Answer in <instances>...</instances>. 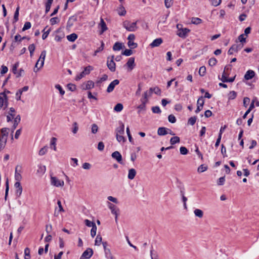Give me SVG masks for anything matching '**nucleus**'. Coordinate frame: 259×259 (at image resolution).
<instances>
[{
  "instance_id": "1",
  "label": "nucleus",
  "mask_w": 259,
  "mask_h": 259,
  "mask_svg": "<svg viewBox=\"0 0 259 259\" xmlns=\"http://www.w3.org/2000/svg\"><path fill=\"white\" fill-rule=\"evenodd\" d=\"M46 56V51L45 50L42 51L40 54L38 60L37 61L35 68H34V71L36 72L38 70L41 68L44 64V62Z\"/></svg>"
},
{
  "instance_id": "2",
  "label": "nucleus",
  "mask_w": 259,
  "mask_h": 259,
  "mask_svg": "<svg viewBox=\"0 0 259 259\" xmlns=\"http://www.w3.org/2000/svg\"><path fill=\"white\" fill-rule=\"evenodd\" d=\"M178 29L177 35L181 38H185L190 31V30L187 28H183V25L181 24L177 25Z\"/></svg>"
},
{
  "instance_id": "3",
  "label": "nucleus",
  "mask_w": 259,
  "mask_h": 259,
  "mask_svg": "<svg viewBox=\"0 0 259 259\" xmlns=\"http://www.w3.org/2000/svg\"><path fill=\"white\" fill-rule=\"evenodd\" d=\"M123 26L128 31H135L138 28L137 22L131 23L128 20L123 22Z\"/></svg>"
},
{
  "instance_id": "4",
  "label": "nucleus",
  "mask_w": 259,
  "mask_h": 259,
  "mask_svg": "<svg viewBox=\"0 0 259 259\" xmlns=\"http://www.w3.org/2000/svg\"><path fill=\"white\" fill-rule=\"evenodd\" d=\"M51 183L52 185L57 187H63L64 185V182L63 180H60L56 177L52 176L51 177Z\"/></svg>"
},
{
  "instance_id": "5",
  "label": "nucleus",
  "mask_w": 259,
  "mask_h": 259,
  "mask_svg": "<svg viewBox=\"0 0 259 259\" xmlns=\"http://www.w3.org/2000/svg\"><path fill=\"white\" fill-rule=\"evenodd\" d=\"M243 47V44H234L228 50V53L229 55H232L234 52H237L241 50Z\"/></svg>"
},
{
  "instance_id": "6",
  "label": "nucleus",
  "mask_w": 259,
  "mask_h": 259,
  "mask_svg": "<svg viewBox=\"0 0 259 259\" xmlns=\"http://www.w3.org/2000/svg\"><path fill=\"white\" fill-rule=\"evenodd\" d=\"M135 38V36L133 34H130L127 37V39L128 40L127 45L131 49H133L137 47V44L133 41Z\"/></svg>"
},
{
  "instance_id": "7",
  "label": "nucleus",
  "mask_w": 259,
  "mask_h": 259,
  "mask_svg": "<svg viewBox=\"0 0 259 259\" xmlns=\"http://www.w3.org/2000/svg\"><path fill=\"white\" fill-rule=\"evenodd\" d=\"M108 205L109 208L111 210L112 213L115 214V222H117V217L118 215V212L119 211V209L117 208L115 205H114V204H113L112 203H111L110 202H108Z\"/></svg>"
},
{
  "instance_id": "8",
  "label": "nucleus",
  "mask_w": 259,
  "mask_h": 259,
  "mask_svg": "<svg viewBox=\"0 0 259 259\" xmlns=\"http://www.w3.org/2000/svg\"><path fill=\"white\" fill-rule=\"evenodd\" d=\"M93 254V250L91 248H88L82 254L80 259H89Z\"/></svg>"
},
{
  "instance_id": "9",
  "label": "nucleus",
  "mask_w": 259,
  "mask_h": 259,
  "mask_svg": "<svg viewBox=\"0 0 259 259\" xmlns=\"http://www.w3.org/2000/svg\"><path fill=\"white\" fill-rule=\"evenodd\" d=\"M204 102V101L202 96L198 98L197 102V107L196 110H195L196 113H199L202 109Z\"/></svg>"
},
{
  "instance_id": "10",
  "label": "nucleus",
  "mask_w": 259,
  "mask_h": 259,
  "mask_svg": "<svg viewBox=\"0 0 259 259\" xmlns=\"http://www.w3.org/2000/svg\"><path fill=\"white\" fill-rule=\"evenodd\" d=\"M112 157L115 159L119 163L123 164L122 156L118 151H115L112 153Z\"/></svg>"
},
{
  "instance_id": "11",
  "label": "nucleus",
  "mask_w": 259,
  "mask_h": 259,
  "mask_svg": "<svg viewBox=\"0 0 259 259\" xmlns=\"http://www.w3.org/2000/svg\"><path fill=\"white\" fill-rule=\"evenodd\" d=\"M14 187L16 189V195L17 197H19L22 194V187L21 185V184L19 182H16L14 184Z\"/></svg>"
},
{
  "instance_id": "12",
  "label": "nucleus",
  "mask_w": 259,
  "mask_h": 259,
  "mask_svg": "<svg viewBox=\"0 0 259 259\" xmlns=\"http://www.w3.org/2000/svg\"><path fill=\"white\" fill-rule=\"evenodd\" d=\"M119 83V81L118 79H115L113 81H112L109 85H108L107 89V93L112 92L116 85H118Z\"/></svg>"
},
{
  "instance_id": "13",
  "label": "nucleus",
  "mask_w": 259,
  "mask_h": 259,
  "mask_svg": "<svg viewBox=\"0 0 259 259\" xmlns=\"http://www.w3.org/2000/svg\"><path fill=\"white\" fill-rule=\"evenodd\" d=\"M98 28L100 29V34H102L104 32L107 30L106 24L102 18H101L100 22L98 25Z\"/></svg>"
},
{
  "instance_id": "14",
  "label": "nucleus",
  "mask_w": 259,
  "mask_h": 259,
  "mask_svg": "<svg viewBox=\"0 0 259 259\" xmlns=\"http://www.w3.org/2000/svg\"><path fill=\"white\" fill-rule=\"evenodd\" d=\"M110 57H108L107 58V66L109 69L112 71L114 72L116 69V65L114 61L112 60H109Z\"/></svg>"
},
{
  "instance_id": "15",
  "label": "nucleus",
  "mask_w": 259,
  "mask_h": 259,
  "mask_svg": "<svg viewBox=\"0 0 259 259\" xmlns=\"http://www.w3.org/2000/svg\"><path fill=\"white\" fill-rule=\"evenodd\" d=\"M163 42L161 38H158L154 39L150 44V46L151 48H154L159 46Z\"/></svg>"
},
{
  "instance_id": "16",
  "label": "nucleus",
  "mask_w": 259,
  "mask_h": 259,
  "mask_svg": "<svg viewBox=\"0 0 259 259\" xmlns=\"http://www.w3.org/2000/svg\"><path fill=\"white\" fill-rule=\"evenodd\" d=\"M153 92H154L155 94L157 95H160L161 93V91L160 89L158 87H155L154 88H150L149 89V95H152Z\"/></svg>"
},
{
  "instance_id": "17",
  "label": "nucleus",
  "mask_w": 259,
  "mask_h": 259,
  "mask_svg": "<svg viewBox=\"0 0 259 259\" xmlns=\"http://www.w3.org/2000/svg\"><path fill=\"white\" fill-rule=\"evenodd\" d=\"M255 75V72L251 70H248L245 75H244V78L246 80H249L252 79Z\"/></svg>"
},
{
  "instance_id": "18",
  "label": "nucleus",
  "mask_w": 259,
  "mask_h": 259,
  "mask_svg": "<svg viewBox=\"0 0 259 259\" xmlns=\"http://www.w3.org/2000/svg\"><path fill=\"white\" fill-rule=\"evenodd\" d=\"M152 95H149V90L146 91L142 95V98L141 99V102H148V98L150 97Z\"/></svg>"
},
{
  "instance_id": "19",
  "label": "nucleus",
  "mask_w": 259,
  "mask_h": 259,
  "mask_svg": "<svg viewBox=\"0 0 259 259\" xmlns=\"http://www.w3.org/2000/svg\"><path fill=\"white\" fill-rule=\"evenodd\" d=\"M124 133V126L121 123V125L116 129V135H123Z\"/></svg>"
},
{
  "instance_id": "20",
  "label": "nucleus",
  "mask_w": 259,
  "mask_h": 259,
  "mask_svg": "<svg viewBox=\"0 0 259 259\" xmlns=\"http://www.w3.org/2000/svg\"><path fill=\"white\" fill-rule=\"evenodd\" d=\"M137 172L134 168H131L128 170V178L130 180H133L136 175Z\"/></svg>"
},
{
  "instance_id": "21",
  "label": "nucleus",
  "mask_w": 259,
  "mask_h": 259,
  "mask_svg": "<svg viewBox=\"0 0 259 259\" xmlns=\"http://www.w3.org/2000/svg\"><path fill=\"white\" fill-rule=\"evenodd\" d=\"M126 65L128 67L130 70H132L135 66V59L134 58H130L126 63Z\"/></svg>"
},
{
  "instance_id": "22",
  "label": "nucleus",
  "mask_w": 259,
  "mask_h": 259,
  "mask_svg": "<svg viewBox=\"0 0 259 259\" xmlns=\"http://www.w3.org/2000/svg\"><path fill=\"white\" fill-rule=\"evenodd\" d=\"M9 129L7 127H4V128H2V130H1L2 138H1L3 140H5V138H6L7 139V137L9 134Z\"/></svg>"
},
{
  "instance_id": "23",
  "label": "nucleus",
  "mask_w": 259,
  "mask_h": 259,
  "mask_svg": "<svg viewBox=\"0 0 259 259\" xmlns=\"http://www.w3.org/2000/svg\"><path fill=\"white\" fill-rule=\"evenodd\" d=\"M105 256L108 259H115V257L113 256L111 250L109 248H105V250L104 251Z\"/></svg>"
},
{
  "instance_id": "24",
  "label": "nucleus",
  "mask_w": 259,
  "mask_h": 259,
  "mask_svg": "<svg viewBox=\"0 0 259 259\" xmlns=\"http://www.w3.org/2000/svg\"><path fill=\"white\" fill-rule=\"evenodd\" d=\"M157 134L159 136H164L168 134L167 129L163 127H159L157 131Z\"/></svg>"
},
{
  "instance_id": "25",
  "label": "nucleus",
  "mask_w": 259,
  "mask_h": 259,
  "mask_svg": "<svg viewBox=\"0 0 259 259\" xmlns=\"http://www.w3.org/2000/svg\"><path fill=\"white\" fill-rule=\"evenodd\" d=\"M194 213L195 215L199 218H202L203 217V212L200 209H195L194 210Z\"/></svg>"
},
{
  "instance_id": "26",
  "label": "nucleus",
  "mask_w": 259,
  "mask_h": 259,
  "mask_svg": "<svg viewBox=\"0 0 259 259\" xmlns=\"http://www.w3.org/2000/svg\"><path fill=\"white\" fill-rule=\"evenodd\" d=\"M77 38V35L75 33H72L67 36V38L69 41L73 42Z\"/></svg>"
},
{
  "instance_id": "27",
  "label": "nucleus",
  "mask_w": 259,
  "mask_h": 259,
  "mask_svg": "<svg viewBox=\"0 0 259 259\" xmlns=\"http://www.w3.org/2000/svg\"><path fill=\"white\" fill-rule=\"evenodd\" d=\"M122 48V45L121 43L116 42L113 46V50L114 51H119Z\"/></svg>"
},
{
  "instance_id": "28",
  "label": "nucleus",
  "mask_w": 259,
  "mask_h": 259,
  "mask_svg": "<svg viewBox=\"0 0 259 259\" xmlns=\"http://www.w3.org/2000/svg\"><path fill=\"white\" fill-rule=\"evenodd\" d=\"M94 87V82L92 80L88 81L85 88L83 89L85 90H89L93 88Z\"/></svg>"
},
{
  "instance_id": "29",
  "label": "nucleus",
  "mask_w": 259,
  "mask_h": 259,
  "mask_svg": "<svg viewBox=\"0 0 259 259\" xmlns=\"http://www.w3.org/2000/svg\"><path fill=\"white\" fill-rule=\"evenodd\" d=\"M229 70V68L227 66H226L224 68V72L223 73L221 80L224 82L225 79H227L228 76V74L227 73V71Z\"/></svg>"
},
{
  "instance_id": "30",
  "label": "nucleus",
  "mask_w": 259,
  "mask_h": 259,
  "mask_svg": "<svg viewBox=\"0 0 259 259\" xmlns=\"http://www.w3.org/2000/svg\"><path fill=\"white\" fill-rule=\"evenodd\" d=\"M180 141V138L177 136L172 137L170 140V143L171 145H174L179 143Z\"/></svg>"
},
{
  "instance_id": "31",
  "label": "nucleus",
  "mask_w": 259,
  "mask_h": 259,
  "mask_svg": "<svg viewBox=\"0 0 259 259\" xmlns=\"http://www.w3.org/2000/svg\"><path fill=\"white\" fill-rule=\"evenodd\" d=\"M53 0H48L46 4V13H47L50 10Z\"/></svg>"
},
{
  "instance_id": "32",
  "label": "nucleus",
  "mask_w": 259,
  "mask_h": 259,
  "mask_svg": "<svg viewBox=\"0 0 259 259\" xmlns=\"http://www.w3.org/2000/svg\"><path fill=\"white\" fill-rule=\"evenodd\" d=\"M15 179L17 182H20L22 179V176L21 174L17 172V167H16L15 169Z\"/></svg>"
},
{
  "instance_id": "33",
  "label": "nucleus",
  "mask_w": 259,
  "mask_h": 259,
  "mask_svg": "<svg viewBox=\"0 0 259 259\" xmlns=\"http://www.w3.org/2000/svg\"><path fill=\"white\" fill-rule=\"evenodd\" d=\"M202 20L199 18L193 17L191 19V23L194 24H199L201 23Z\"/></svg>"
},
{
  "instance_id": "34",
  "label": "nucleus",
  "mask_w": 259,
  "mask_h": 259,
  "mask_svg": "<svg viewBox=\"0 0 259 259\" xmlns=\"http://www.w3.org/2000/svg\"><path fill=\"white\" fill-rule=\"evenodd\" d=\"M102 238L101 236L98 234L96 238L95 245L97 246L100 245L102 243Z\"/></svg>"
},
{
  "instance_id": "35",
  "label": "nucleus",
  "mask_w": 259,
  "mask_h": 259,
  "mask_svg": "<svg viewBox=\"0 0 259 259\" xmlns=\"http://www.w3.org/2000/svg\"><path fill=\"white\" fill-rule=\"evenodd\" d=\"M123 105L121 103L117 104L114 108V110L116 112H120L123 109Z\"/></svg>"
},
{
  "instance_id": "36",
  "label": "nucleus",
  "mask_w": 259,
  "mask_h": 259,
  "mask_svg": "<svg viewBox=\"0 0 259 259\" xmlns=\"http://www.w3.org/2000/svg\"><path fill=\"white\" fill-rule=\"evenodd\" d=\"M93 70V67L91 66H88L84 68V70L81 72L82 74L85 75L89 74L90 71Z\"/></svg>"
},
{
  "instance_id": "37",
  "label": "nucleus",
  "mask_w": 259,
  "mask_h": 259,
  "mask_svg": "<svg viewBox=\"0 0 259 259\" xmlns=\"http://www.w3.org/2000/svg\"><path fill=\"white\" fill-rule=\"evenodd\" d=\"M56 142H57V139L56 138L53 137L51 139L50 145H51V147L53 146V148L55 151H56V150H57L56 146Z\"/></svg>"
},
{
  "instance_id": "38",
  "label": "nucleus",
  "mask_w": 259,
  "mask_h": 259,
  "mask_svg": "<svg viewBox=\"0 0 259 259\" xmlns=\"http://www.w3.org/2000/svg\"><path fill=\"white\" fill-rule=\"evenodd\" d=\"M196 120H197L196 116L191 117L188 119V124H190L191 125H193L195 123V122L196 121Z\"/></svg>"
},
{
  "instance_id": "39",
  "label": "nucleus",
  "mask_w": 259,
  "mask_h": 259,
  "mask_svg": "<svg viewBox=\"0 0 259 259\" xmlns=\"http://www.w3.org/2000/svg\"><path fill=\"white\" fill-rule=\"evenodd\" d=\"M118 13L120 16H124L126 14V11L123 6H120L118 9Z\"/></svg>"
},
{
  "instance_id": "40",
  "label": "nucleus",
  "mask_w": 259,
  "mask_h": 259,
  "mask_svg": "<svg viewBox=\"0 0 259 259\" xmlns=\"http://www.w3.org/2000/svg\"><path fill=\"white\" fill-rule=\"evenodd\" d=\"M237 96V94L235 91H231L228 94V99L229 100H233Z\"/></svg>"
},
{
  "instance_id": "41",
  "label": "nucleus",
  "mask_w": 259,
  "mask_h": 259,
  "mask_svg": "<svg viewBox=\"0 0 259 259\" xmlns=\"http://www.w3.org/2000/svg\"><path fill=\"white\" fill-rule=\"evenodd\" d=\"M30 249L28 247H26L24 250V254L25 259H30Z\"/></svg>"
},
{
  "instance_id": "42",
  "label": "nucleus",
  "mask_w": 259,
  "mask_h": 259,
  "mask_svg": "<svg viewBox=\"0 0 259 259\" xmlns=\"http://www.w3.org/2000/svg\"><path fill=\"white\" fill-rule=\"evenodd\" d=\"M35 47L34 44L30 45L28 47V50L30 52V56L31 57L33 56V52L35 50Z\"/></svg>"
},
{
  "instance_id": "43",
  "label": "nucleus",
  "mask_w": 259,
  "mask_h": 259,
  "mask_svg": "<svg viewBox=\"0 0 259 259\" xmlns=\"http://www.w3.org/2000/svg\"><path fill=\"white\" fill-rule=\"evenodd\" d=\"M104 43L103 41L101 42V45L94 52V56H96L98 53L102 51L104 49Z\"/></svg>"
},
{
  "instance_id": "44",
  "label": "nucleus",
  "mask_w": 259,
  "mask_h": 259,
  "mask_svg": "<svg viewBox=\"0 0 259 259\" xmlns=\"http://www.w3.org/2000/svg\"><path fill=\"white\" fill-rule=\"evenodd\" d=\"M207 169V167L206 166H205L203 164H201V165H200L198 169H197V171L198 172H204L205 171H206Z\"/></svg>"
},
{
  "instance_id": "45",
  "label": "nucleus",
  "mask_w": 259,
  "mask_h": 259,
  "mask_svg": "<svg viewBox=\"0 0 259 259\" xmlns=\"http://www.w3.org/2000/svg\"><path fill=\"white\" fill-rule=\"evenodd\" d=\"M206 72V68L205 66H201L199 70V74L200 76H203Z\"/></svg>"
},
{
  "instance_id": "46",
  "label": "nucleus",
  "mask_w": 259,
  "mask_h": 259,
  "mask_svg": "<svg viewBox=\"0 0 259 259\" xmlns=\"http://www.w3.org/2000/svg\"><path fill=\"white\" fill-rule=\"evenodd\" d=\"M84 223L88 227H93V226L96 225V224L94 222L89 221V220H85Z\"/></svg>"
},
{
  "instance_id": "47",
  "label": "nucleus",
  "mask_w": 259,
  "mask_h": 259,
  "mask_svg": "<svg viewBox=\"0 0 259 259\" xmlns=\"http://www.w3.org/2000/svg\"><path fill=\"white\" fill-rule=\"evenodd\" d=\"M122 135H116V139L119 142L124 143L125 141V138Z\"/></svg>"
},
{
  "instance_id": "48",
  "label": "nucleus",
  "mask_w": 259,
  "mask_h": 259,
  "mask_svg": "<svg viewBox=\"0 0 259 259\" xmlns=\"http://www.w3.org/2000/svg\"><path fill=\"white\" fill-rule=\"evenodd\" d=\"M217 61L214 58H211L208 61V64L211 66H213L215 65Z\"/></svg>"
},
{
  "instance_id": "49",
  "label": "nucleus",
  "mask_w": 259,
  "mask_h": 259,
  "mask_svg": "<svg viewBox=\"0 0 259 259\" xmlns=\"http://www.w3.org/2000/svg\"><path fill=\"white\" fill-rule=\"evenodd\" d=\"M21 120V117L19 115H18L14 119V126H17Z\"/></svg>"
},
{
  "instance_id": "50",
  "label": "nucleus",
  "mask_w": 259,
  "mask_h": 259,
  "mask_svg": "<svg viewBox=\"0 0 259 259\" xmlns=\"http://www.w3.org/2000/svg\"><path fill=\"white\" fill-rule=\"evenodd\" d=\"M173 4V0H164V4L167 8H170Z\"/></svg>"
},
{
  "instance_id": "51",
  "label": "nucleus",
  "mask_w": 259,
  "mask_h": 259,
  "mask_svg": "<svg viewBox=\"0 0 259 259\" xmlns=\"http://www.w3.org/2000/svg\"><path fill=\"white\" fill-rule=\"evenodd\" d=\"M97 226L96 225L93 226V227H92V229L91 231V235L92 237H94L96 234V231H97Z\"/></svg>"
},
{
  "instance_id": "52",
  "label": "nucleus",
  "mask_w": 259,
  "mask_h": 259,
  "mask_svg": "<svg viewBox=\"0 0 259 259\" xmlns=\"http://www.w3.org/2000/svg\"><path fill=\"white\" fill-rule=\"evenodd\" d=\"M7 142V138H5V140H3L0 138V150L3 149Z\"/></svg>"
},
{
  "instance_id": "53",
  "label": "nucleus",
  "mask_w": 259,
  "mask_h": 259,
  "mask_svg": "<svg viewBox=\"0 0 259 259\" xmlns=\"http://www.w3.org/2000/svg\"><path fill=\"white\" fill-rule=\"evenodd\" d=\"M19 11V7H18L16 8V10L15 11V12L14 13V20H15V22H16L18 20Z\"/></svg>"
},
{
  "instance_id": "54",
  "label": "nucleus",
  "mask_w": 259,
  "mask_h": 259,
  "mask_svg": "<svg viewBox=\"0 0 259 259\" xmlns=\"http://www.w3.org/2000/svg\"><path fill=\"white\" fill-rule=\"evenodd\" d=\"M47 149L48 148L47 146H45L41 148L39 151V155L41 156L45 155L47 151Z\"/></svg>"
},
{
  "instance_id": "55",
  "label": "nucleus",
  "mask_w": 259,
  "mask_h": 259,
  "mask_svg": "<svg viewBox=\"0 0 259 259\" xmlns=\"http://www.w3.org/2000/svg\"><path fill=\"white\" fill-rule=\"evenodd\" d=\"M168 119L169 122L172 123H175L176 121V118L175 116L172 114H170L168 116Z\"/></svg>"
},
{
  "instance_id": "56",
  "label": "nucleus",
  "mask_w": 259,
  "mask_h": 259,
  "mask_svg": "<svg viewBox=\"0 0 259 259\" xmlns=\"http://www.w3.org/2000/svg\"><path fill=\"white\" fill-rule=\"evenodd\" d=\"M238 40L241 43L246 42V38L244 37V34H242L240 35L238 37Z\"/></svg>"
},
{
  "instance_id": "57",
  "label": "nucleus",
  "mask_w": 259,
  "mask_h": 259,
  "mask_svg": "<svg viewBox=\"0 0 259 259\" xmlns=\"http://www.w3.org/2000/svg\"><path fill=\"white\" fill-rule=\"evenodd\" d=\"M180 153L182 155H186L188 153V150L185 147H181L180 149Z\"/></svg>"
},
{
  "instance_id": "58",
  "label": "nucleus",
  "mask_w": 259,
  "mask_h": 259,
  "mask_svg": "<svg viewBox=\"0 0 259 259\" xmlns=\"http://www.w3.org/2000/svg\"><path fill=\"white\" fill-rule=\"evenodd\" d=\"M98 131V125L94 123L92 125V133L93 134H96Z\"/></svg>"
},
{
  "instance_id": "59",
  "label": "nucleus",
  "mask_w": 259,
  "mask_h": 259,
  "mask_svg": "<svg viewBox=\"0 0 259 259\" xmlns=\"http://www.w3.org/2000/svg\"><path fill=\"white\" fill-rule=\"evenodd\" d=\"M132 53L133 52L131 50L126 49L122 53V54L126 56H131Z\"/></svg>"
},
{
  "instance_id": "60",
  "label": "nucleus",
  "mask_w": 259,
  "mask_h": 259,
  "mask_svg": "<svg viewBox=\"0 0 259 259\" xmlns=\"http://www.w3.org/2000/svg\"><path fill=\"white\" fill-rule=\"evenodd\" d=\"M31 23L29 22H26L24 24V25L22 28L23 31H25L26 30H27L29 29L31 27Z\"/></svg>"
},
{
  "instance_id": "61",
  "label": "nucleus",
  "mask_w": 259,
  "mask_h": 259,
  "mask_svg": "<svg viewBox=\"0 0 259 259\" xmlns=\"http://www.w3.org/2000/svg\"><path fill=\"white\" fill-rule=\"evenodd\" d=\"M55 88L59 90L60 94L61 95H63L65 94V91L63 90L60 84H56Z\"/></svg>"
},
{
  "instance_id": "62",
  "label": "nucleus",
  "mask_w": 259,
  "mask_h": 259,
  "mask_svg": "<svg viewBox=\"0 0 259 259\" xmlns=\"http://www.w3.org/2000/svg\"><path fill=\"white\" fill-rule=\"evenodd\" d=\"M107 78H108V75L106 74H104L103 75V76L101 78H100V79L97 81V83H100L102 82L103 81L106 80L107 79Z\"/></svg>"
},
{
  "instance_id": "63",
  "label": "nucleus",
  "mask_w": 259,
  "mask_h": 259,
  "mask_svg": "<svg viewBox=\"0 0 259 259\" xmlns=\"http://www.w3.org/2000/svg\"><path fill=\"white\" fill-rule=\"evenodd\" d=\"M225 181V177H221L218 181L217 184L218 185H224Z\"/></svg>"
},
{
  "instance_id": "64",
  "label": "nucleus",
  "mask_w": 259,
  "mask_h": 259,
  "mask_svg": "<svg viewBox=\"0 0 259 259\" xmlns=\"http://www.w3.org/2000/svg\"><path fill=\"white\" fill-rule=\"evenodd\" d=\"M152 112L154 113H161V110L158 106H155L152 108Z\"/></svg>"
}]
</instances>
